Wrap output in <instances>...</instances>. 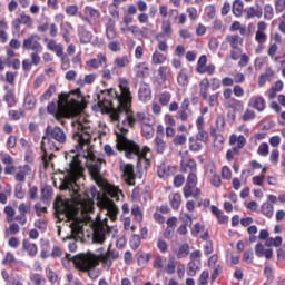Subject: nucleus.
<instances>
[{
    "label": "nucleus",
    "instance_id": "23",
    "mask_svg": "<svg viewBox=\"0 0 285 285\" xmlns=\"http://www.w3.org/2000/svg\"><path fill=\"white\" fill-rule=\"evenodd\" d=\"M202 271V261H190L187 265V275L195 277L197 272Z\"/></svg>",
    "mask_w": 285,
    "mask_h": 285
},
{
    "label": "nucleus",
    "instance_id": "3",
    "mask_svg": "<svg viewBox=\"0 0 285 285\" xmlns=\"http://www.w3.org/2000/svg\"><path fill=\"white\" fill-rule=\"evenodd\" d=\"M52 139L58 144H66V131H63L60 127H52L50 125L47 126L46 136L42 137L41 141V150L43 153L42 159L45 164L51 161V159L55 157L53 153L59 150V147L52 141Z\"/></svg>",
    "mask_w": 285,
    "mask_h": 285
},
{
    "label": "nucleus",
    "instance_id": "51",
    "mask_svg": "<svg viewBox=\"0 0 285 285\" xmlns=\"http://www.w3.org/2000/svg\"><path fill=\"white\" fill-rule=\"evenodd\" d=\"M165 271L168 275H174L175 271H177V265L175 264V257H170L168 264L165 267Z\"/></svg>",
    "mask_w": 285,
    "mask_h": 285
},
{
    "label": "nucleus",
    "instance_id": "26",
    "mask_svg": "<svg viewBox=\"0 0 285 285\" xmlns=\"http://www.w3.org/2000/svg\"><path fill=\"white\" fill-rule=\"evenodd\" d=\"M177 259H186L187 255H190V245L185 243L175 250Z\"/></svg>",
    "mask_w": 285,
    "mask_h": 285
},
{
    "label": "nucleus",
    "instance_id": "19",
    "mask_svg": "<svg viewBox=\"0 0 285 285\" xmlns=\"http://www.w3.org/2000/svg\"><path fill=\"white\" fill-rule=\"evenodd\" d=\"M151 97H153V91L150 90V86L141 85L138 90L139 101H142L144 104H146L147 101H150Z\"/></svg>",
    "mask_w": 285,
    "mask_h": 285
},
{
    "label": "nucleus",
    "instance_id": "37",
    "mask_svg": "<svg viewBox=\"0 0 285 285\" xmlns=\"http://www.w3.org/2000/svg\"><path fill=\"white\" fill-rule=\"evenodd\" d=\"M130 63V57L128 56H120L115 58L114 60V66H116V68H126V66H128Z\"/></svg>",
    "mask_w": 285,
    "mask_h": 285
},
{
    "label": "nucleus",
    "instance_id": "63",
    "mask_svg": "<svg viewBox=\"0 0 285 285\" xmlns=\"http://www.w3.org/2000/svg\"><path fill=\"white\" fill-rule=\"evenodd\" d=\"M257 154H258L261 157H267V156H268V145H267L266 142H262V144L258 146Z\"/></svg>",
    "mask_w": 285,
    "mask_h": 285
},
{
    "label": "nucleus",
    "instance_id": "24",
    "mask_svg": "<svg viewBox=\"0 0 285 285\" xmlns=\"http://www.w3.org/2000/svg\"><path fill=\"white\" fill-rule=\"evenodd\" d=\"M180 219L185 223V225H181L178 228V234L186 235V233H188V228L186 226H193V218L188 214H183L180 216Z\"/></svg>",
    "mask_w": 285,
    "mask_h": 285
},
{
    "label": "nucleus",
    "instance_id": "50",
    "mask_svg": "<svg viewBox=\"0 0 285 285\" xmlns=\"http://www.w3.org/2000/svg\"><path fill=\"white\" fill-rule=\"evenodd\" d=\"M155 146L156 151L160 155L164 153V150H166V141H164V139H161L160 137L155 138Z\"/></svg>",
    "mask_w": 285,
    "mask_h": 285
},
{
    "label": "nucleus",
    "instance_id": "39",
    "mask_svg": "<svg viewBox=\"0 0 285 285\" xmlns=\"http://www.w3.org/2000/svg\"><path fill=\"white\" fill-rule=\"evenodd\" d=\"M262 213L263 215H265V217H273L274 213H275V207H273V204L266 202L262 205Z\"/></svg>",
    "mask_w": 285,
    "mask_h": 285
},
{
    "label": "nucleus",
    "instance_id": "33",
    "mask_svg": "<svg viewBox=\"0 0 285 285\" xmlns=\"http://www.w3.org/2000/svg\"><path fill=\"white\" fill-rule=\"evenodd\" d=\"M22 248L30 257H35V255H37V245L35 243H30V240H23Z\"/></svg>",
    "mask_w": 285,
    "mask_h": 285
},
{
    "label": "nucleus",
    "instance_id": "57",
    "mask_svg": "<svg viewBox=\"0 0 285 285\" xmlns=\"http://www.w3.org/2000/svg\"><path fill=\"white\" fill-rule=\"evenodd\" d=\"M273 17H274L273 6L266 4L264 7V19H267V21H271V19H273Z\"/></svg>",
    "mask_w": 285,
    "mask_h": 285
},
{
    "label": "nucleus",
    "instance_id": "8",
    "mask_svg": "<svg viewBox=\"0 0 285 285\" xmlns=\"http://www.w3.org/2000/svg\"><path fill=\"white\" fill-rule=\"evenodd\" d=\"M96 257L104 264L106 271H110L112 261L119 259V252L110 249V246L107 250L105 248H98Z\"/></svg>",
    "mask_w": 285,
    "mask_h": 285
},
{
    "label": "nucleus",
    "instance_id": "56",
    "mask_svg": "<svg viewBox=\"0 0 285 285\" xmlns=\"http://www.w3.org/2000/svg\"><path fill=\"white\" fill-rule=\"evenodd\" d=\"M269 161L273 164V166H277L279 164V150L273 149L269 155Z\"/></svg>",
    "mask_w": 285,
    "mask_h": 285
},
{
    "label": "nucleus",
    "instance_id": "45",
    "mask_svg": "<svg viewBox=\"0 0 285 285\" xmlns=\"http://www.w3.org/2000/svg\"><path fill=\"white\" fill-rule=\"evenodd\" d=\"M189 149L193 150V153H199L202 150V142L197 140L195 137L189 138Z\"/></svg>",
    "mask_w": 285,
    "mask_h": 285
},
{
    "label": "nucleus",
    "instance_id": "46",
    "mask_svg": "<svg viewBox=\"0 0 285 285\" xmlns=\"http://www.w3.org/2000/svg\"><path fill=\"white\" fill-rule=\"evenodd\" d=\"M18 21L27 28H32V18L26 13L20 14V17H18Z\"/></svg>",
    "mask_w": 285,
    "mask_h": 285
},
{
    "label": "nucleus",
    "instance_id": "55",
    "mask_svg": "<svg viewBox=\"0 0 285 285\" xmlns=\"http://www.w3.org/2000/svg\"><path fill=\"white\" fill-rule=\"evenodd\" d=\"M52 197V189L48 186L43 187L41 189V200L42 202H48Z\"/></svg>",
    "mask_w": 285,
    "mask_h": 285
},
{
    "label": "nucleus",
    "instance_id": "22",
    "mask_svg": "<svg viewBox=\"0 0 285 285\" xmlns=\"http://www.w3.org/2000/svg\"><path fill=\"white\" fill-rule=\"evenodd\" d=\"M183 173H197V163L194 159L183 160L180 164Z\"/></svg>",
    "mask_w": 285,
    "mask_h": 285
},
{
    "label": "nucleus",
    "instance_id": "38",
    "mask_svg": "<svg viewBox=\"0 0 285 285\" xmlns=\"http://www.w3.org/2000/svg\"><path fill=\"white\" fill-rule=\"evenodd\" d=\"M57 92V86L50 85L49 88L40 96V101H49Z\"/></svg>",
    "mask_w": 285,
    "mask_h": 285
},
{
    "label": "nucleus",
    "instance_id": "60",
    "mask_svg": "<svg viewBox=\"0 0 285 285\" xmlns=\"http://www.w3.org/2000/svg\"><path fill=\"white\" fill-rule=\"evenodd\" d=\"M130 246H131L132 250H137L139 248V246H141V238L139 237V235H134L131 237Z\"/></svg>",
    "mask_w": 285,
    "mask_h": 285
},
{
    "label": "nucleus",
    "instance_id": "47",
    "mask_svg": "<svg viewBox=\"0 0 285 285\" xmlns=\"http://www.w3.org/2000/svg\"><path fill=\"white\" fill-rule=\"evenodd\" d=\"M37 105V99H35V96H26L24 98V108L26 110H32L35 106Z\"/></svg>",
    "mask_w": 285,
    "mask_h": 285
},
{
    "label": "nucleus",
    "instance_id": "9",
    "mask_svg": "<svg viewBox=\"0 0 285 285\" xmlns=\"http://www.w3.org/2000/svg\"><path fill=\"white\" fill-rule=\"evenodd\" d=\"M41 37L37 33L28 35L23 39L22 48L24 50H32V52H43V46H41Z\"/></svg>",
    "mask_w": 285,
    "mask_h": 285
},
{
    "label": "nucleus",
    "instance_id": "41",
    "mask_svg": "<svg viewBox=\"0 0 285 285\" xmlns=\"http://www.w3.org/2000/svg\"><path fill=\"white\" fill-rule=\"evenodd\" d=\"M79 39H80V42L82 43H90V41H92V32L85 29H80Z\"/></svg>",
    "mask_w": 285,
    "mask_h": 285
},
{
    "label": "nucleus",
    "instance_id": "44",
    "mask_svg": "<svg viewBox=\"0 0 285 285\" xmlns=\"http://www.w3.org/2000/svg\"><path fill=\"white\" fill-rule=\"evenodd\" d=\"M244 12V2L242 0H235L233 3V13L235 17H239Z\"/></svg>",
    "mask_w": 285,
    "mask_h": 285
},
{
    "label": "nucleus",
    "instance_id": "30",
    "mask_svg": "<svg viewBox=\"0 0 285 285\" xmlns=\"http://www.w3.org/2000/svg\"><path fill=\"white\" fill-rule=\"evenodd\" d=\"M168 58L166 55L161 53L159 50H155L154 53L151 55V63L155 66H161V63H166V60Z\"/></svg>",
    "mask_w": 285,
    "mask_h": 285
},
{
    "label": "nucleus",
    "instance_id": "25",
    "mask_svg": "<svg viewBox=\"0 0 285 285\" xmlns=\"http://www.w3.org/2000/svg\"><path fill=\"white\" fill-rule=\"evenodd\" d=\"M190 81V76L188 75V69L184 68L178 72L177 76V82L183 88L188 86Z\"/></svg>",
    "mask_w": 285,
    "mask_h": 285
},
{
    "label": "nucleus",
    "instance_id": "4",
    "mask_svg": "<svg viewBox=\"0 0 285 285\" xmlns=\"http://www.w3.org/2000/svg\"><path fill=\"white\" fill-rule=\"evenodd\" d=\"M72 262L78 271L88 273L90 279H97L101 275V271L97 268L101 261L95 254H78L72 257Z\"/></svg>",
    "mask_w": 285,
    "mask_h": 285
},
{
    "label": "nucleus",
    "instance_id": "5",
    "mask_svg": "<svg viewBox=\"0 0 285 285\" xmlns=\"http://www.w3.org/2000/svg\"><path fill=\"white\" fill-rule=\"evenodd\" d=\"M116 148L117 150H125V155L127 159H132L134 157H137L139 161H141V159H145V161H148L147 155L148 153H150V148L144 147L142 151H140L139 145L128 140V138H126V136L121 134H118Z\"/></svg>",
    "mask_w": 285,
    "mask_h": 285
},
{
    "label": "nucleus",
    "instance_id": "35",
    "mask_svg": "<svg viewBox=\"0 0 285 285\" xmlns=\"http://www.w3.org/2000/svg\"><path fill=\"white\" fill-rule=\"evenodd\" d=\"M262 14H264V11L261 9V7H249L247 9V18L248 19H262Z\"/></svg>",
    "mask_w": 285,
    "mask_h": 285
},
{
    "label": "nucleus",
    "instance_id": "49",
    "mask_svg": "<svg viewBox=\"0 0 285 285\" xmlns=\"http://www.w3.org/2000/svg\"><path fill=\"white\" fill-rule=\"evenodd\" d=\"M196 72H198L199 75H215V65H205V67H202Z\"/></svg>",
    "mask_w": 285,
    "mask_h": 285
},
{
    "label": "nucleus",
    "instance_id": "10",
    "mask_svg": "<svg viewBox=\"0 0 285 285\" xmlns=\"http://www.w3.org/2000/svg\"><path fill=\"white\" fill-rule=\"evenodd\" d=\"M100 17H101V13L99 12V10L90 6H86L83 8L82 14H80V19H82V21H86V23H88L89 26L97 24Z\"/></svg>",
    "mask_w": 285,
    "mask_h": 285
},
{
    "label": "nucleus",
    "instance_id": "27",
    "mask_svg": "<svg viewBox=\"0 0 285 285\" xmlns=\"http://www.w3.org/2000/svg\"><path fill=\"white\" fill-rule=\"evenodd\" d=\"M155 124V120L151 122H148L147 125L141 126L142 136L145 139H153L155 137V128L153 127Z\"/></svg>",
    "mask_w": 285,
    "mask_h": 285
},
{
    "label": "nucleus",
    "instance_id": "64",
    "mask_svg": "<svg viewBox=\"0 0 285 285\" xmlns=\"http://www.w3.org/2000/svg\"><path fill=\"white\" fill-rule=\"evenodd\" d=\"M275 10H276L277 14L284 12V10H285V0H276Z\"/></svg>",
    "mask_w": 285,
    "mask_h": 285
},
{
    "label": "nucleus",
    "instance_id": "2",
    "mask_svg": "<svg viewBox=\"0 0 285 285\" xmlns=\"http://www.w3.org/2000/svg\"><path fill=\"white\" fill-rule=\"evenodd\" d=\"M120 92L115 89L101 91L98 95V106L102 112H108L112 121H118L116 137L122 135L126 137L128 128H134L135 124L146 126L155 121L153 116H148L144 112L132 114L130 106L132 104V95L130 94V87L126 78L119 79Z\"/></svg>",
    "mask_w": 285,
    "mask_h": 285
},
{
    "label": "nucleus",
    "instance_id": "11",
    "mask_svg": "<svg viewBox=\"0 0 285 285\" xmlns=\"http://www.w3.org/2000/svg\"><path fill=\"white\" fill-rule=\"evenodd\" d=\"M120 170L126 184H128V186H135V179H137V176L135 175V166L131 164L120 163Z\"/></svg>",
    "mask_w": 285,
    "mask_h": 285
},
{
    "label": "nucleus",
    "instance_id": "16",
    "mask_svg": "<svg viewBox=\"0 0 285 285\" xmlns=\"http://www.w3.org/2000/svg\"><path fill=\"white\" fill-rule=\"evenodd\" d=\"M106 193L108 197H111L115 202H121V199H124V193L115 185H107Z\"/></svg>",
    "mask_w": 285,
    "mask_h": 285
},
{
    "label": "nucleus",
    "instance_id": "59",
    "mask_svg": "<svg viewBox=\"0 0 285 285\" xmlns=\"http://www.w3.org/2000/svg\"><path fill=\"white\" fill-rule=\"evenodd\" d=\"M60 30L62 36L72 35V24H70V22H65L60 26Z\"/></svg>",
    "mask_w": 285,
    "mask_h": 285
},
{
    "label": "nucleus",
    "instance_id": "29",
    "mask_svg": "<svg viewBox=\"0 0 285 285\" xmlns=\"http://www.w3.org/2000/svg\"><path fill=\"white\" fill-rule=\"evenodd\" d=\"M120 31L122 35H128V32H131V35H139L141 30L137 26H128V22H121L120 23Z\"/></svg>",
    "mask_w": 285,
    "mask_h": 285
},
{
    "label": "nucleus",
    "instance_id": "20",
    "mask_svg": "<svg viewBox=\"0 0 285 285\" xmlns=\"http://www.w3.org/2000/svg\"><path fill=\"white\" fill-rule=\"evenodd\" d=\"M164 37L167 39L173 37V24L169 22V20H164L161 22V32L157 35V39H161Z\"/></svg>",
    "mask_w": 285,
    "mask_h": 285
},
{
    "label": "nucleus",
    "instance_id": "32",
    "mask_svg": "<svg viewBox=\"0 0 285 285\" xmlns=\"http://www.w3.org/2000/svg\"><path fill=\"white\" fill-rule=\"evenodd\" d=\"M267 39L268 36H266L265 32L256 31L255 41L258 42V48L256 49L257 53H259V50L264 49V43H266Z\"/></svg>",
    "mask_w": 285,
    "mask_h": 285
},
{
    "label": "nucleus",
    "instance_id": "62",
    "mask_svg": "<svg viewBox=\"0 0 285 285\" xmlns=\"http://www.w3.org/2000/svg\"><path fill=\"white\" fill-rule=\"evenodd\" d=\"M196 139L206 144L208 141V132L204 129H198V134L196 135Z\"/></svg>",
    "mask_w": 285,
    "mask_h": 285
},
{
    "label": "nucleus",
    "instance_id": "43",
    "mask_svg": "<svg viewBox=\"0 0 285 285\" xmlns=\"http://www.w3.org/2000/svg\"><path fill=\"white\" fill-rule=\"evenodd\" d=\"M228 107L232 108L234 112H242V110H244V105L237 99L229 100Z\"/></svg>",
    "mask_w": 285,
    "mask_h": 285
},
{
    "label": "nucleus",
    "instance_id": "6",
    "mask_svg": "<svg viewBox=\"0 0 285 285\" xmlns=\"http://www.w3.org/2000/svg\"><path fill=\"white\" fill-rule=\"evenodd\" d=\"M68 94H60L58 97V101H51L47 106V111L49 115H53V117L60 121L63 117H68L70 115V104H69Z\"/></svg>",
    "mask_w": 285,
    "mask_h": 285
},
{
    "label": "nucleus",
    "instance_id": "18",
    "mask_svg": "<svg viewBox=\"0 0 285 285\" xmlns=\"http://www.w3.org/2000/svg\"><path fill=\"white\" fill-rule=\"evenodd\" d=\"M229 144L230 146H234V150L235 151H238L242 150V148L244 146H246V138L244 136H237L235 134H233L230 137H229Z\"/></svg>",
    "mask_w": 285,
    "mask_h": 285
},
{
    "label": "nucleus",
    "instance_id": "61",
    "mask_svg": "<svg viewBox=\"0 0 285 285\" xmlns=\"http://www.w3.org/2000/svg\"><path fill=\"white\" fill-rule=\"evenodd\" d=\"M170 92H163L159 97V104H161V106H168V104H170Z\"/></svg>",
    "mask_w": 285,
    "mask_h": 285
},
{
    "label": "nucleus",
    "instance_id": "40",
    "mask_svg": "<svg viewBox=\"0 0 285 285\" xmlns=\"http://www.w3.org/2000/svg\"><path fill=\"white\" fill-rule=\"evenodd\" d=\"M131 215L135 217L138 224H141V222H144V213L141 212V208L139 207V205H134L131 207Z\"/></svg>",
    "mask_w": 285,
    "mask_h": 285
},
{
    "label": "nucleus",
    "instance_id": "17",
    "mask_svg": "<svg viewBox=\"0 0 285 285\" xmlns=\"http://www.w3.org/2000/svg\"><path fill=\"white\" fill-rule=\"evenodd\" d=\"M28 175H32V168L30 165H23L22 167H19V170L14 175V179L16 181H20V184H23Z\"/></svg>",
    "mask_w": 285,
    "mask_h": 285
},
{
    "label": "nucleus",
    "instance_id": "48",
    "mask_svg": "<svg viewBox=\"0 0 285 285\" xmlns=\"http://www.w3.org/2000/svg\"><path fill=\"white\" fill-rule=\"evenodd\" d=\"M14 197L17 199H24L26 197V191L23 190V185H21V183H18L14 186Z\"/></svg>",
    "mask_w": 285,
    "mask_h": 285
},
{
    "label": "nucleus",
    "instance_id": "54",
    "mask_svg": "<svg viewBox=\"0 0 285 285\" xmlns=\"http://www.w3.org/2000/svg\"><path fill=\"white\" fill-rule=\"evenodd\" d=\"M35 227L38 228V230H41V233H46L48 228V222L43 218H39L35 222Z\"/></svg>",
    "mask_w": 285,
    "mask_h": 285
},
{
    "label": "nucleus",
    "instance_id": "53",
    "mask_svg": "<svg viewBox=\"0 0 285 285\" xmlns=\"http://www.w3.org/2000/svg\"><path fill=\"white\" fill-rule=\"evenodd\" d=\"M46 275L51 284H57L59 276L50 267L46 268Z\"/></svg>",
    "mask_w": 285,
    "mask_h": 285
},
{
    "label": "nucleus",
    "instance_id": "13",
    "mask_svg": "<svg viewBox=\"0 0 285 285\" xmlns=\"http://www.w3.org/2000/svg\"><path fill=\"white\" fill-rule=\"evenodd\" d=\"M248 106L257 110V112H264V110H266V100L262 96H253L249 99Z\"/></svg>",
    "mask_w": 285,
    "mask_h": 285
},
{
    "label": "nucleus",
    "instance_id": "15",
    "mask_svg": "<svg viewBox=\"0 0 285 285\" xmlns=\"http://www.w3.org/2000/svg\"><path fill=\"white\" fill-rule=\"evenodd\" d=\"M87 66H89V68H94L95 70H97V68H106V66H108L106 56L104 53H99L97 58L87 61Z\"/></svg>",
    "mask_w": 285,
    "mask_h": 285
},
{
    "label": "nucleus",
    "instance_id": "31",
    "mask_svg": "<svg viewBox=\"0 0 285 285\" xmlns=\"http://www.w3.org/2000/svg\"><path fill=\"white\" fill-rule=\"evenodd\" d=\"M169 204L174 210H179L181 206V194L174 193L169 196Z\"/></svg>",
    "mask_w": 285,
    "mask_h": 285
},
{
    "label": "nucleus",
    "instance_id": "7",
    "mask_svg": "<svg viewBox=\"0 0 285 285\" xmlns=\"http://www.w3.org/2000/svg\"><path fill=\"white\" fill-rule=\"evenodd\" d=\"M83 159L86 160L87 168L90 173L91 178L100 188L106 187V180L101 176V159L95 157L92 154L87 153V156H83Z\"/></svg>",
    "mask_w": 285,
    "mask_h": 285
},
{
    "label": "nucleus",
    "instance_id": "58",
    "mask_svg": "<svg viewBox=\"0 0 285 285\" xmlns=\"http://www.w3.org/2000/svg\"><path fill=\"white\" fill-rule=\"evenodd\" d=\"M41 52L42 51H33V52H31L30 59H31V63L33 66H39L41 63V56H39V55H41Z\"/></svg>",
    "mask_w": 285,
    "mask_h": 285
},
{
    "label": "nucleus",
    "instance_id": "1",
    "mask_svg": "<svg viewBox=\"0 0 285 285\" xmlns=\"http://www.w3.org/2000/svg\"><path fill=\"white\" fill-rule=\"evenodd\" d=\"M72 128L73 141H76L75 149L66 155V173L59 179V188L68 190L71 199L57 197L53 203L55 215L58 222H65L66 226L70 228L69 238L76 242L83 239V230L88 226L94 235V242H106L107 233H112V230L117 233V226L109 225L108 217L110 222H117L119 207L108 196L99 197L100 213L97 214L96 219H92L95 205L81 199L86 176L79 150H83V146L97 137H95L92 122L86 116H80L79 119L72 121Z\"/></svg>",
    "mask_w": 285,
    "mask_h": 285
},
{
    "label": "nucleus",
    "instance_id": "28",
    "mask_svg": "<svg viewBox=\"0 0 285 285\" xmlns=\"http://www.w3.org/2000/svg\"><path fill=\"white\" fill-rule=\"evenodd\" d=\"M199 95L204 101H208V89L210 88V81L208 79H203L199 83Z\"/></svg>",
    "mask_w": 285,
    "mask_h": 285
},
{
    "label": "nucleus",
    "instance_id": "42",
    "mask_svg": "<svg viewBox=\"0 0 285 285\" xmlns=\"http://www.w3.org/2000/svg\"><path fill=\"white\" fill-rule=\"evenodd\" d=\"M283 242L284 240L282 239L281 236H276L275 238L269 237L266 239L265 246H268V247L274 246V248H279V246H282Z\"/></svg>",
    "mask_w": 285,
    "mask_h": 285
},
{
    "label": "nucleus",
    "instance_id": "12",
    "mask_svg": "<svg viewBox=\"0 0 285 285\" xmlns=\"http://www.w3.org/2000/svg\"><path fill=\"white\" fill-rule=\"evenodd\" d=\"M206 176L212 186H214L215 188H222V176L217 174V168L215 167V165H208Z\"/></svg>",
    "mask_w": 285,
    "mask_h": 285
},
{
    "label": "nucleus",
    "instance_id": "36",
    "mask_svg": "<svg viewBox=\"0 0 285 285\" xmlns=\"http://www.w3.org/2000/svg\"><path fill=\"white\" fill-rule=\"evenodd\" d=\"M106 37L110 41L117 39V31L115 30V22L110 21L106 24Z\"/></svg>",
    "mask_w": 285,
    "mask_h": 285
},
{
    "label": "nucleus",
    "instance_id": "14",
    "mask_svg": "<svg viewBox=\"0 0 285 285\" xmlns=\"http://www.w3.org/2000/svg\"><path fill=\"white\" fill-rule=\"evenodd\" d=\"M134 72L138 79H145V77H148L150 68L146 62H138L134 67Z\"/></svg>",
    "mask_w": 285,
    "mask_h": 285
},
{
    "label": "nucleus",
    "instance_id": "52",
    "mask_svg": "<svg viewBox=\"0 0 285 285\" xmlns=\"http://www.w3.org/2000/svg\"><path fill=\"white\" fill-rule=\"evenodd\" d=\"M65 12L68 17H77L79 14V7L77 4L67 6Z\"/></svg>",
    "mask_w": 285,
    "mask_h": 285
},
{
    "label": "nucleus",
    "instance_id": "21",
    "mask_svg": "<svg viewBox=\"0 0 285 285\" xmlns=\"http://www.w3.org/2000/svg\"><path fill=\"white\" fill-rule=\"evenodd\" d=\"M225 41L227 43H229V46H230V48H233V50H239V46H242V43H244V39H242V37L237 36V35L226 36Z\"/></svg>",
    "mask_w": 285,
    "mask_h": 285
},
{
    "label": "nucleus",
    "instance_id": "34",
    "mask_svg": "<svg viewBox=\"0 0 285 285\" xmlns=\"http://www.w3.org/2000/svg\"><path fill=\"white\" fill-rule=\"evenodd\" d=\"M175 174V167L166 166V165H160L158 167V177L164 178V177H169V175Z\"/></svg>",
    "mask_w": 285,
    "mask_h": 285
}]
</instances>
